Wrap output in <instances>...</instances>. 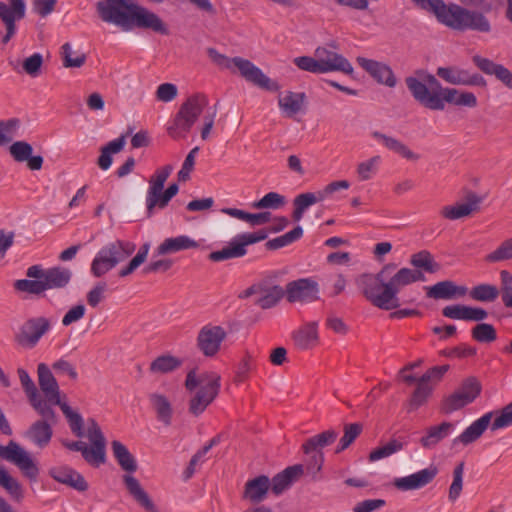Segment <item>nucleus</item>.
<instances>
[{
  "instance_id": "nucleus-7",
  "label": "nucleus",
  "mask_w": 512,
  "mask_h": 512,
  "mask_svg": "<svg viewBox=\"0 0 512 512\" xmlns=\"http://www.w3.org/2000/svg\"><path fill=\"white\" fill-rule=\"evenodd\" d=\"M220 377L214 372L190 371L186 377V388L193 393L190 399L189 411L198 416L215 399L219 392Z\"/></svg>"
},
{
  "instance_id": "nucleus-31",
  "label": "nucleus",
  "mask_w": 512,
  "mask_h": 512,
  "mask_svg": "<svg viewBox=\"0 0 512 512\" xmlns=\"http://www.w3.org/2000/svg\"><path fill=\"white\" fill-rule=\"evenodd\" d=\"M247 293H257L256 303L263 309L274 306L284 295V290L278 286L252 287Z\"/></svg>"
},
{
  "instance_id": "nucleus-28",
  "label": "nucleus",
  "mask_w": 512,
  "mask_h": 512,
  "mask_svg": "<svg viewBox=\"0 0 512 512\" xmlns=\"http://www.w3.org/2000/svg\"><path fill=\"white\" fill-rule=\"evenodd\" d=\"M372 137L385 148L398 154L404 159L417 161L420 158L419 154L413 152L405 143L394 137L388 136L378 131H374L372 133Z\"/></svg>"
},
{
  "instance_id": "nucleus-45",
  "label": "nucleus",
  "mask_w": 512,
  "mask_h": 512,
  "mask_svg": "<svg viewBox=\"0 0 512 512\" xmlns=\"http://www.w3.org/2000/svg\"><path fill=\"white\" fill-rule=\"evenodd\" d=\"M410 263L415 268L428 273H434L439 268V265L434 261L432 255L426 250L413 254Z\"/></svg>"
},
{
  "instance_id": "nucleus-48",
  "label": "nucleus",
  "mask_w": 512,
  "mask_h": 512,
  "mask_svg": "<svg viewBox=\"0 0 512 512\" xmlns=\"http://www.w3.org/2000/svg\"><path fill=\"white\" fill-rule=\"evenodd\" d=\"M62 59H63V65L65 67L78 68V67H81L85 63L86 56L82 52L73 51L70 43H65L62 46Z\"/></svg>"
},
{
  "instance_id": "nucleus-1",
  "label": "nucleus",
  "mask_w": 512,
  "mask_h": 512,
  "mask_svg": "<svg viewBox=\"0 0 512 512\" xmlns=\"http://www.w3.org/2000/svg\"><path fill=\"white\" fill-rule=\"evenodd\" d=\"M395 269V264H387L377 274H364L358 280L364 296L380 309L397 308V294L401 288L425 280L424 274L419 270L401 268L393 273Z\"/></svg>"
},
{
  "instance_id": "nucleus-16",
  "label": "nucleus",
  "mask_w": 512,
  "mask_h": 512,
  "mask_svg": "<svg viewBox=\"0 0 512 512\" xmlns=\"http://www.w3.org/2000/svg\"><path fill=\"white\" fill-rule=\"evenodd\" d=\"M0 454L4 459L14 463L28 478H37L39 469L36 463L29 452L17 443L11 441L6 447L1 448Z\"/></svg>"
},
{
  "instance_id": "nucleus-22",
  "label": "nucleus",
  "mask_w": 512,
  "mask_h": 512,
  "mask_svg": "<svg viewBox=\"0 0 512 512\" xmlns=\"http://www.w3.org/2000/svg\"><path fill=\"white\" fill-rule=\"evenodd\" d=\"M437 76L452 85H486V82L481 75H471L467 70L456 66L439 67L437 69Z\"/></svg>"
},
{
  "instance_id": "nucleus-60",
  "label": "nucleus",
  "mask_w": 512,
  "mask_h": 512,
  "mask_svg": "<svg viewBox=\"0 0 512 512\" xmlns=\"http://www.w3.org/2000/svg\"><path fill=\"white\" fill-rule=\"evenodd\" d=\"M149 246L147 244L143 245L138 253L132 258L129 264L120 270L119 275L121 277H125L132 272H134L146 259L148 254Z\"/></svg>"
},
{
  "instance_id": "nucleus-25",
  "label": "nucleus",
  "mask_w": 512,
  "mask_h": 512,
  "mask_svg": "<svg viewBox=\"0 0 512 512\" xmlns=\"http://www.w3.org/2000/svg\"><path fill=\"white\" fill-rule=\"evenodd\" d=\"M456 429V423L443 421L437 425L429 426L420 439V444L425 449L435 448L442 440L449 437Z\"/></svg>"
},
{
  "instance_id": "nucleus-44",
  "label": "nucleus",
  "mask_w": 512,
  "mask_h": 512,
  "mask_svg": "<svg viewBox=\"0 0 512 512\" xmlns=\"http://www.w3.org/2000/svg\"><path fill=\"white\" fill-rule=\"evenodd\" d=\"M196 247H198V243L195 240L186 235H180L165 239L164 242H162V253L177 252Z\"/></svg>"
},
{
  "instance_id": "nucleus-39",
  "label": "nucleus",
  "mask_w": 512,
  "mask_h": 512,
  "mask_svg": "<svg viewBox=\"0 0 512 512\" xmlns=\"http://www.w3.org/2000/svg\"><path fill=\"white\" fill-rule=\"evenodd\" d=\"M125 146V137L121 136L110 141L107 145L102 147L101 154L98 158V166L100 169L106 171L108 170L113 162L112 154H116L120 152Z\"/></svg>"
},
{
  "instance_id": "nucleus-54",
  "label": "nucleus",
  "mask_w": 512,
  "mask_h": 512,
  "mask_svg": "<svg viewBox=\"0 0 512 512\" xmlns=\"http://www.w3.org/2000/svg\"><path fill=\"white\" fill-rule=\"evenodd\" d=\"M362 426L358 423H352L345 425L344 435L339 441V445L336 452L345 450L361 433Z\"/></svg>"
},
{
  "instance_id": "nucleus-64",
  "label": "nucleus",
  "mask_w": 512,
  "mask_h": 512,
  "mask_svg": "<svg viewBox=\"0 0 512 512\" xmlns=\"http://www.w3.org/2000/svg\"><path fill=\"white\" fill-rule=\"evenodd\" d=\"M86 308L83 304H78L70 308L66 314L62 318V324L64 326H69L80 319H82L85 315Z\"/></svg>"
},
{
  "instance_id": "nucleus-27",
  "label": "nucleus",
  "mask_w": 512,
  "mask_h": 512,
  "mask_svg": "<svg viewBox=\"0 0 512 512\" xmlns=\"http://www.w3.org/2000/svg\"><path fill=\"white\" fill-rule=\"evenodd\" d=\"M50 475L57 482L68 485L78 491H85L88 488L84 477L70 467H55L50 470Z\"/></svg>"
},
{
  "instance_id": "nucleus-43",
  "label": "nucleus",
  "mask_w": 512,
  "mask_h": 512,
  "mask_svg": "<svg viewBox=\"0 0 512 512\" xmlns=\"http://www.w3.org/2000/svg\"><path fill=\"white\" fill-rule=\"evenodd\" d=\"M468 292L473 300L480 302H493L499 296L498 287L486 283L476 285Z\"/></svg>"
},
{
  "instance_id": "nucleus-57",
  "label": "nucleus",
  "mask_w": 512,
  "mask_h": 512,
  "mask_svg": "<svg viewBox=\"0 0 512 512\" xmlns=\"http://www.w3.org/2000/svg\"><path fill=\"white\" fill-rule=\"evenodd\" d=\"M42 65L43 56L40 53H34L24 59L22 68L25 73L34 78L40 75Z\"/></svg>"
},
{
  "instance_id": "nucleus-47",
  "label": "nucleus",
  "mask_w": 512,
  "mask_h": 512,
  "mask_svg": "<svg viewBox=\"0 0 512 512\" xmlns=\"http://www.w3.org/2000/svg\"><path fill=\"white\" fill-rule=\"evenodd\" d=\"M160 203V173L156 171L150 180L146 196L147 214H153V209Z\"/></svg>"
},
{
  "instance_id": "nucleus-38",
  "label": "nucleus",
  "mask_w": 512,
  "mask_h": 512,
  "mask_svg": "<svg viewBox=\"0 0 512 512\" xmlns=\"http://www.w3.org/2000/svg\"><path fill=\"white\" fill-rule=\"evenodd\" d=\"M337 438V433L334 430H327L323 433L315 435L307 439L302 445L305 454H310L313 451H321L322 448L332 444Z\"/></svg>"
},
{
  "instance_id": "nucleus-51",
  "label": "nucleus",
  "mask_w": 512,
  "mask_h": 512,
  "mask_svg": "<svg viewBox=\"0 0 512 512\" xmlns=\"http://www.w3.org/2000/svg\"><path fill=\"white\" fill-rule=\"evenodd\" d=\"M285 203L284 196L276 192L265 194L260 200L254 202L252 207L256 209H278Z\"/></svg>"
},
{
  "instance_id": "nucleus-30",
  "label": "nucleus",
  "mask_w": 512,
  "mask_h": 512,
  "mask_svg": "<svg viewBox=\"0 0 512 512\" xmlns=\"http://www.w3.org/2000/svg\"><path fill=\"white\" fill-rule=\"evenodd\" d=\"M303 473L302 465L287 467L270 480V488L276 495L286 490Z\"/></svg>"
},
{
  "instance_id": "nucleus-59",
  "label": "nucleus",
  "mask_w": 512,
  "mask_h": 512,
  "mask_svg": "<svg viewBox=\"0 0 512 512\" xmlns=\"http://www.w3.org/2000/svg\"><path fill=\"white\" fill-rule=\"evenodd\" d=\"M381 161L380 156H373L372 158L361 162L357 167V173L361 180H368L376 172L377 166Z\"/></svg>"
},
{
  "instance_id": "nucleus-5",
  "label": "nucleus",
  "mask_w": 512,
  "mask_h": 512,
  "mask_svg": "<svg viewBox=\"0 0 512 512\" xmlns=\"http://www.w3.org/2000/svg\"><path fill=\"white\" fill-rule=\"evenodd\" d=\"M412 1L422 9L433 12L441 23L454 29L479 32H489L491 29L488 19L482 13L454 4L447 6L442 0Z\"/></svg>"
},
{
  "instance_id": "nucleus-29",
  "label": "nucleus",
  "mask_w": 512,
  "mask_h": 512,
  "mask_svg": "<svg viewBox=\"0 0 512 512\" xmlns=\"http://www.w3.org/2000/svg\"><path fill=\"white\" fill-rule=\"evenodd\" d=\"M318 322L312 321L303 324L293 333L294 344L297 348L307 350L318 342Z\"/></svg>"
},
{
  "instance_id": "nucleus-61",
  "label": "nucleus",
  "mask_w": 512,
  "mask_h": 512,
  "mask_svg": "<svg viewBox=\"0 0 512 512\" xmlns=\"http://www.w3.org/2000/svg\"><path fill=\"white\" fill-rule=\"evenodd\" d=\"M32 146L24 141H17L10 146V153L18 162H24L32 154Z\"/></svg>"
},
{
  "instance_id": "nucleus-53",
  "label": "nucleus",
  "mask_w": 512,
  "mask_h": 512,
  "mask_svg": "<svg viewBox=\"0 0 512 512\" xmlns=\"http://www.w3.org/2000/svg\"><path fill=\"white\" fill-rule=\"evenodd\" d=\"M472 337L478 342L490 343L496 339L497 335L491 324L480 323L472 329Z\"/></svg>"
},
{
  "instance_id": "nucleus-4",
  "label": "nucleus",
  "mask_w": 512,
  "mask_h": 512,
  "mask_svg": "<svg viewBox=\"0 0 512 512\" xmlns=\"http://www.w3.org/2000/svg\"><path fill=\"white\" fill-rule=\"evenodd\" d=\"M208 103V98L203 94H194L187 98L175 116L167 122L166 129L169 136L173 139L186 137L198 117L205 111L201 138L206 140L217 115V108L215 106L207 108Z\"/></svg>"
},
{
  "instance_id": "nucleus-3",
  "label": "nucleus",
  "mask_w": 512,
  "mask_h": 512,
  "mask_svg": "<svg viewBox=\"0 0 512 512\" xmlns=\"http://www.w3.org/2000/svg\"><path fill=\"white\" fill-rule=\"evenodd\" d=\"M96 10L102 21L114 24L124 31L134 27L151 28L160 31V19L133 0H101Z\"/></svg>"
},
{
  "instance_id": "nucleus-2",
  "label": "nucleus",
  "mask_w": 512,
  "mask_h": 512,
  "mask_svg": "<svg viewBox=\"0 0 512 512\" xmlns=\"http://www.w3.org/2000/svg\"><path fill=\"white\" fill-rule=\"evenodd\" d=\"M406 86L414 99L431 110H444L445 103L474 108L477 98L472 92L442 87L436 77L424 70H418L405 79Z\"/></svg>"
},
{
  "instance_id": "nucleus-13",
  "label": "nucleus",
  "mask_w": 512,
  "mask_h": 512,
  "mask_svg": "<svg viewBox=\"0 0 512 512\" xmlns=\"http://www.w3.org/2000/svg\"><path fill=\"white\" fill-rule=\"evenodd\" d=\"M26 275L29 278H43L47 291L65 288L71 281L72 271L62 266L44 269L41 265H32L27 269Z\"/></svg>"
},
{
  "instance_id": "nucleus-55",
  "label": "nucleus",
  "mask_w": 512,
  "mask_h": 512,
  "mask_svg": "<svg viewBox=\"0 0 512 512\" xmlns=\"http://www.w3.org/2000/svg\"><path fill=\"white\" fill-rule=\"evenodd\" d=\"M496 414L497 416L491 424L492 431L512 426V402L505 406L500 412H494V415Z\"/></svg>"
},
{
  "instance_id": "nucleus-6",
  "label": "nucleus",
  "mask_w": 512,
  "mask_h": 512,
  "mask_svg": "<svg viewBox=\"0 0 512 512\" xmlns=\"http://www.w3.org/2000/svg\"><path fill=\"white\" fill-rule=\"evenodd\" d=\"M111 449L118 465L125 472L122 476V481L128 494L146 512H158L149 494L142 487L139 480L133 476V473L138 469L136 458L128 448L118 440L112 441Z\"/></svg>"
},
{
  "instance_id": "nucleus-35",
  "label": "nucleus",
  "mask_w": 512,
  "mask_h": 512,
  "mask_svg": "<svg viewBox=\"0 0 512 512\" xmlns=\"http://www.w3.org/2000/svg\"><path fill=\"white\" fill-rule=\"evenodd\" d=\"M17 373L30 405L33 408H41V404L45 402L28 372L23 368H18Z\"/></svg>"
},
{
  "instance_id": "nucleus-18",
  "label": "nucleus",
  "mask_w": 512,
  "mask_h": 512,
  "mask_svg": "<svg viewBox=\"0 0 512 512\" xmlns=\"http://www.w3.org/2000/svg\"><path fill=\"white\" fill-rule=\"evenodd\" d=\"M38 384L44 397L43 400L49 407L59 406L61 403V391L57 380L48 365L40 363L37 366Z\"/></svg>"
},
{
  "instance_id": "nucleus-62",
  "label": "nucleus",
  "mask_w": 512,
  "mask_h": 512,
  "mask_svg": "<svg viewBox=\"0 0 512 512\" xmlns=\"http://www.w3.org/2000/svg\"><path fill=\"white\" fill-rule=\"evenodd\" d=\"M307 455L309 456L308 462L306 464L307 471L313 479H316L324 463V454L322 451H313Z\"/></svg>"
},
{
  "instance_id": "nucleus-17",
  "label": "nucleus",
  "mask_w": 512,
  "mask_h": 512,
  "mask_svg": "<svg viewBox=\"0 0 512 512\" xmlns=\"http://www.w3.org/2000/svg\"><path fill=\"white\" fill-rule=\"evenodd\" d=\"M314 55L319 59L322 74L328 72H342L346 75H351L354 71L348 59L326 46L317 47Z\"/></svg>"
},
{
  "instance_id": "nucleus-50",
  "label": "nucleus",
  "mask_w": 512,
  "mask_h": 512,
  "mask_svg": "<svg viewBox=\"0 0 512 512\" xmlns=\"http://www.w3.org/2000/svg\"><path fill=\"white\" fill-rule=\"evenodd\" d=\"M502 302L507 308H512V274L507 270L500 272V288Z\"/></svg>"
},
{
  "instance_id": "nucleus-46",
  "label": "nucleus",
  "mask_w": 512,
  "mask_h": 512,
  "mask_svg": "<svg viewBox=\"0 0 512 512\" xmlns=\"http://www.w3.org/2000/svg\"><path fill=\"white\" fill-rule=\"evenodd\" d=\"M403 449V443L399 440L392 439L388 443L379 446L372 450L369 454V460L376 462L384 458L390 457L391 455L401 451Z\"/></svg>"
},
{
  "instance_id": "nucleus-33",
  "label": "nucleus",
  "mask_w": 512,
  "mask_h": 512,
  "mask_svg": "<svg viewBox=\"0 0 512 512\" xmlns=\"http://www.w3.org/2000/svg\"><path fill=\"white\" fill-rule=\"evenodd\" d=\"M479 198L476 195H470L466 202L459 203L454 206H445L441 214L450 220H457L470 215L473 211L477 210L479 205Z\"/></svg>"
},
{
  "instance_id": "nucleus-14",
  "label": "nucleus",
  "mask_w": 512,
  "mask_h": 512,
  "mask_svg": "<svg viewBox=\"0 0 512 512\" xmlns=\"http://www.w3.org/2000/svg\"><path fill=\"white\" fill-rule=\"evenodd\" d=\"M50 328V319L43 316L30 318L20 327L16 340L25 348H34Z\"/></svg>"
},
{
  "instance_id": "nucleus-41",
  "label": "nucleus",
  "mask_w": 512,
  "mask_h": 512,
  "mask_svg": "<svg viewBox=\"0 0 512 512\" xmlns=\"http://www.w3.org/2000/svg\"><path fill=\"white\" fill-rule=\"evenodd\" d=\"M59 407L67 418L69 427L73 434L79 438L86 436V430H84V422L82 416L78 412L72 410L71 407L65 402L61 403Z\"/></svg>"
},
{
  "instance_id": "nucleus-49",
  "label": "nucleus",
  "mask_w": 512,
  "mask_h": 512,
  "mask_svg": "<svg viewBox=\"0 0 512 512\" xmlns=\"http://www.w3.org/2000/svg\"><path fill=\"white\" fill-rule=\"evenodd\" d=\"M16 290L39 295L46 291L43 278L20 279L14 283Z\"/></svg>"
},
{
  "instance_id": "nucleus-40",
  "label": "nucleus",
  "mask_w": 512,
  "mask_h": 512,
  "mask_svg": "<svg viewBox=\"0 0 512 512\" xmlns=\"http://www.w3.org/2000/svg\"><path fill=\"white\" fill-rule=\"evenodd\" d=\"M432 390L433 388L428 382L418 378L416 389L409 400L408 410L414 411L424 405L431 395Z\"/></svg>"
},
{
  "instance_id": "nucleus-58",
  "label": "nucleus",
  "mask_w": 512,
  "mask_h": 512,
  "mask_svg": "<svg viewBox=\"0 0 512 512\" xmlns=\"http://www.w3.org/2000/svg\"><path fill=\"white\" fill-rule=\"evenodd\" d=\"M464 463H459L453 471V481L449 488V499L455 501L462 491Z\"/></svg>"
},
{
  "instance_id": "nucleus-36",
  "label": "nucleus",
  "mask_w": 512,
  "mask_h": 512,
  "mask_svg": "<svg viewBox=\"0 0 512 512\" xmlns=\"http://www.w3.org/2000/svg\"><path fill=\"white\" fill-rule=\"evenodd\" d=\"M25 9L23 0H10V5L0 2V18L3 23H15L25 16Z\"/></svg>"
},
{
  "instance_id": "nucleus-34",
  "label": "nucleus",
  "mask_w": 512,
  "mask_h": 512,
  "mask_svg": "<svg viewBox=\"0 0 512 512\" xmlns=\"http://www.w3.org/2000/svg\"><path fill=\"white\" fill-rule=\"evenodd\" d=\"M304 100L303 93L287 92L279 96L278 104L286 117H293L302 110Z\"/></svg>"
},
{
  "instance_id": "nucleus-26",
  "label": "nucleus",
  "mask_w": 512,
  "mask_h": 512,
  "mask_svg": "<svg viewBox=\"0 0 512 512\" xmlns=\"http://www.w3.org/2000/svg\"><path fill=\"white\" fill-rule=\"evenodd\" d=\"M425 289L427 296L433 299H456L464 297L468 293L466 286L456 285L450 280L438 282L433 286L425 287Z\"/></svg>"
},
{
  "instance_id": "nucleus-11",
  "label": "nucleus",
  "mask_w": 512,
  "mask_h": 512,
  "mask_svg": "<svg viewBox=\"0 0 512 512\" xmlns=\"http://www.w3.org/2000/svg\"><path fill=\"white\" fill-rule=\"evenodd\" d=\"M266 230H259L253 233H241L232 238L229 244L221 250L213 251L209 254V259L214 262H220L227 259L240 258L247 253L246 247L263 241L267 238Z\"/></svg>"
},
{
  "instance_id": "nucleus-20",
  "label": "nucleus",
  "mask_w": 512,
  "mask_h": 512,
  "mask_svg": "<svg viewBox=\"0 0 512 512\" xmlns=\"http://www.w3.org/2000/svg\"><path fill=\"white\" fill-rule=\"evenodd\" d=\"M319 287L310 278H302L289 282L286 286V296L289 302L309 303L318 299Z\"/></svg>"
},
{
  "instance_id": "nucleus-15",
  "label": "nucleus",
  "mask_w": 512,
  "mask_h": 512,
  "mask_svg": "<svg viewBox=\"0 0 512 512\" xmlns=\"http://www.w3.org/2000/svg\"><path fill=\"white\" fill-rule=\"evenodd\" d=\"M479 393V383L475 379H468L458 390L443 400L441 411L445 414H451L474 401Z\"/></svg>"
},
{
  "instance_id": "nucleus-23",
  "label": "nucleus",
  "mask_w": 512,
  "mask_h": 512,
  "mask_svg": "<svg viewBox=\"0 0 512 512\" xmlns=\"http://www.w3.org/2000/svg\"><path fill=\"white\" fill-rule=\"evenodd\" d=\"M493 416L494 412L491 411L473 421L461 434L452 440V445L457 446L461 444L467 446L477 441L487 430L489 425L492 424Z\"/></svg>"
},
{
  "instance_id": "nucleus-37",
  "label": "nucleus",
  "mask_w": 512,
  "mask_h": 512,
  "mask_svg": "<svg viewBox=\"0 0 512 512\" xmlns=\"http://www.w3.org/2000/svg\"><path fill=\"white\" fill-rule=\"evenodd\" d=\"M323 200L324 195H319V193H302L296 196L293 201L294 211L292 213L294 221H300L309 207Z\"/></svg>"
},
{
  "instance_id": "nucleus-63",
  "label": "nucleus",
  "mask_w": 512,
  "mask_h": 512,
  "mask_svg": "<svg viewBox=\"0 0 512 512\" xmlns=\"http://www.w3.org/2000/svg\"><path fill=\"white\" fill-rule=\"evenodd\" d=\"M0 485L4 487L13 497L21 496L19 483L12 478L4 469L0 468Z\"/></svg>"
},
{
  "instance_id": "nucleus-8",
  "label": "nucleus",
  "mask_w": 512,
  "mask_h": 512,
  "mask_svg": "<svg viewBox=\"0 0 512 512\" xmlns=\"http://www.w3.org/2000/svg\"><path fill=\"white\" fill-rule=\"evenodd\" d=\"M207 52L209 58L220 68L229 70L236 68L242 77L260 88L269 91H277L279 89L277 82L267 77L261 69L251 61L241 57L229 58L213 48H209Z\"/></svg>"
},
{
  "instance_id": "nucleus-52",
  "label": "nucleus",
  "mask_w": 512,
  "mask_h": 512,
  "mask_svg": "<svg viewBox=\"0 0 512 512\" xmlns=\"http://www.w3.org/2000/svg\"><path fill=\"white\" fill-rule=\"evenodd\" d=\"M509 259H512V237L505 240L496 250L485 257V260L489 263H496Z\"/></svg>"
},
{
  "instance_id": "nucleus-19",
  "label": "nucleus",
  "mask_w": 512,
  "mask_h": 512,
  "mask_svg": "<svg viewBox=\"0 0 512 512\" xmlns=\"http://www.w3.org/2000/svg\"><path fill=\"white\" fill-rule=\"evenodd\" d=\"M226 335L221 326L207 324L198 333L197 346L205 356L212 357L219 351Z\"/></svg>"
},
{
  "instance_id": "nucleus-42",
  "label": "nucleus",
  "mask_w": 512,
  "mask_h": 512,
  "mask_svg": "<svg viewBox=\"0 0 512 512\" xmlns=\"http://www.w3.org/2000/svg\"><path fill=\"white\" fill-rule=\"evenodd\" d=\"M219 437L212 438L201 450H199L190 460L188 467L184 471V478L187 480L193 476L198 467L206 461V455L212 447L219 443Z\"/></svg>"
},
{
  "instance_id": "nucleus-9",
  "label": "nucleus",
  "mask_w": 512,
  "mask_h": 512,
  "mask_svg": "<svg viewBox=\"0 0 512 512\" xmlns=\"http://www.w3.org/2000/svg\"><path fill=\"white\" fill-rule=\"evenodd\" d=\"M136 247L128 241L117 240L102 247L91 263V273L101 277L133 254Z\"/></svg>"
},
{
  "instance_id": "nucleus-32",
  "label": "nucleus",
  "mask_w": 512,
  "mask_h": 512,
  "mask_svg": "<svg viewBox=\"0 0 512 512\" xmlns=\"http://www.w3.org/2000/svg\"><path fill=\"white\" fill-rule=\"evenodd\" d=\"M269 489L270 479L267 476L261 475L247 481L244 497L253 503H258L265 499Z\"/></svg>"
},
{
  "instance_id": "nucleus-12",
  "label": "nucleus",
  "mask_w": 512,
  "mask_h": 512,
  "mask_svg": "<svg viewBox=\"0 0 512 512\" xmlns=\"http://www.w3.org/2000/svg\"><path fill=\"white\" fill-rule=\"evenodd\" d=\"M86 437L91 445L85 443L82 457L89 465L98 468L106 462V440L100 426L93 418L87 419Z\"/></svg>"
},
{
  "instance_id": "nucleus-10",
  "label": "nucleus",
  "mask_w": 512,
  "mask_h": 512,
  "mask_svg": "<svg viewBox=\"0 0 512 512\" xmlns=\"http://www.w3.org/2000/svg\"><path fill=\"white\" fill-rule=\"evenodd\" d=\"M41 417L31 424L25 432V437L36 447L42 449L49 445L53 436V426L57 423L54 409L47 403L41 404V408H33Z\"/></svg>"
},
{
  "instance_id": "nucleus-24",
  "label": "nucleus",
  "mask_w": 512,
  "mask_h": 512,
  "mask_svg": "<svg viewBox=\"0 0 512 512\" xmlns=\"http://www.w3.org/2000/svg\"><path fill=\"white\" fill-rule=\"evenodd\" d=\"M437 474L435 467H428L405 477L396 478L394 486L402 491L420 489L429 484Z\"/></svg>"
},
{
  "instance_id": "nucleus-21",
  "label": "nucleus",
  "mask_w": 512,
  "mask_h": 512,
  "mask_svg": "<svg viewBox=\"0 0 512 512\" xmlns=\"http://www.w3.org/2000/svg\"><path fill=\"white\" fill-rule=\"evenodd\" d=\"M357 63L379 84L393 88L397 84V79L392 68L384 63L365 57H358Z\"/></svg>"
},
{
  "instance_id": "nucleus-56",
  "label": "nucleus",
  "mask_w": 512,
  "mask_h": 512,
  "mask_svg": "<svg viewBox=\"0 0 512 512\" xmlns=\"http://www.w3.org/2000/svg\"><path fill=\"white\" fill-rule=\"evenodd\" d=\"M293 63L300 69L306 72L314 73V74H322L321 66L319 64V59L314 55L311 56H300L296 57L293 60Z\"/></svg>"
}]
</instances>
